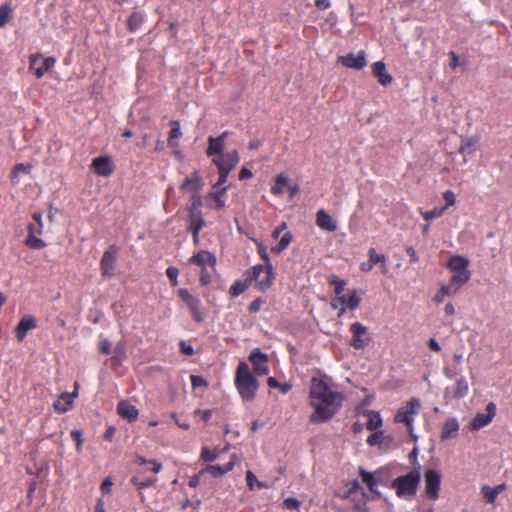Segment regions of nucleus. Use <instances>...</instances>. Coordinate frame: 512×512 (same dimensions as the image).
Returning <instances> with one entry per match:
<instances>
[{
	"label": "nucleus",
	"instance_id": "obj_38",
	"mask_svg": "<svg viewBox=\"0 0 512 512\" xmlns=\"http://www.w3.org/2000/svg\"><path fill=\"white\" fill-rule=\"evenodd\" d=\"M292 239H293L292 233L289 232V231L285 232L281 236V239L278 242V244L275 247L271 248V252L272 253H276V254L282 252L283 250H285L290 245V243L292 242Z\"/></svg>",
	"mask_w": 512,
	"mask_h": 512
},
{
	"label": "nucleus",
	"instance_id": "obj_21",
	"mask_svg": "<svg viewBox=\"0 0 512 512\" xmlns=\"http://www.w3.org/2000/svg\"><path fill=\"white\" fill-rule=\"evenodd\" d=\"M203 187V180L199 171H194L189 177H186L180 184L181 191L198 192Z\"/></svg>",
	"mask_w": 512,
	"mask_h": 512
},
{
	"label": "nucleus",
	"instance_id": "obj_15",
	"mask_svg": "<svg viewBox=\"0 0 512 512\" xmlns=\"http://www.w3.org/2000/svg\"><path fill=\"white\" fill-rule=\"evenodd\" d=\"M361 298L358 296L357 291L354 289L348 294L336 297L331 301V307L338 309L339 305L345 306L350 310H355L360 306Z\"/></svg>",
	"mask_w": 512,
	"mask_h": 512
},
{
	"label": "nucleus",
	"instance_id": "obj_1",
	"mask_svg": "<svg viewBox=\"0 0 512 512\" xmlns=\"http://www.w3.org/2000/svg\"><path fill=\"white\" fill-rule=\"evenodd\" d=\"M309 398L317 416H334L344 401L343 393L326 376L311 379Z\"/></svg>",
	"mask_w": 512,
	"mask_h": 512
},
{
	"label": "nucleus",
	"instance_id": "obj_37",
	"mask_svg": "<svg viewBox=\"0 0 512 512\" xmlns=\"http://www.w3.org/2000/svg\"><path fill=\"white\" fill-rule=\"evenodd\" d=\"M119 416H138L137 408L128 401H120L117 406Z\"/></svg>",
	"mask_w": 512,
	"mask_h": 512
},
{
	"label": "nucleus",
	"instance_id": "obj_60",
	"mask_svg": "<svg viewBox=\"0 0 512 512\" xmlns=\"http://www.w3.org/2000/svg\"><path fill=\"white\" fill-rule=\"evenodd\" d=\"M284 505L287 509H297L300 503L296 498L289 497L285 499Z\"/></svg>",
	"mask_w": 512,
	"mask_h": 512
},
{
	"label": "nucleus",
	"instance_id": "obj_54",
	"mask_svg": "<svg viewBox=\"0 0 512 512\" xmlns=\"http://www.w3.org/2000/svg\"><path fill=\"white\" fill-rule=\"evenodd\" d=\"M459 287H456L455 284H452L451 281H449V283L447 285H443L440 290L442 291V293L445 295V296H450V295H453L455 293H457L459 291Z\"/></svg>",
	"mask_w": 512,
	"mask_h": 512
},
{
	"label": "nucleus",
	"instance_id": "obj_52",
	"mask_svg": "<svg viewBox=\"0 0 512 512\" xmlns=\"http://www.w3.org/2000/svg\"><path fill=\"white\" fill-rule=\"evenodd\" d=\"M199 281L202 286H207L211 283V274L209 273L207 267L201 268Z\"/></svg>",
	"mask_w": 512,
	"mask_h": 512
},
{
	"label": "nucleus",
	"instance_id": "obj_6",
	"mask_svg": "<svg viewBox=\"0 0 512 512\" xmlns=\"http://www.w3.org/2000/svg\"><path fill=\"white\" fill-rule=\"evenodd\" d=\"M420 472L413 470L404 476H400L393 481V488L400 497L412 496L416 493L420 481Z\"/></svg>",
	"mask_w": 512,
	"mask_h": 512
},
{
	"label": "nucleus",
	"instance_id": "obj_31",
	"mask_svg": "<svg viewBox=\"0 0 512 512\" xmlns=\"http://www.w3.org/2000/svg\"><path fill=\"white\" fill-rule=\"evenodd\" d=\"M205 221L201 212H189L188 215V230L201 231L204 227Z\"/></svg>",
	"mask_w": 512,
	"mask_h": 512
},
{
	"label": "nucleus",
	"instance_id": "obj_46",
	"mask_svg": "<svg viewBox=\"0 0 512 512\" xmlns=\"http://www.w3.org/2000/svg\"><path fill=\"white\" fill-rule=\"evenodd\" d=\"M178 274H179V270H178V268H176L174 266H169L166 269V275L169 278L170 283L173 287L177 286V284H178Z\"/></svg>",
	"mask_w": 512,
	"mask_h": 512
},
{
	"label": "nucleus",
	"instance_id": "obj_2",
	"mask_svg": "<svg viewBox=\"0 0 512 512\" xmlns=\"http://www.w3.org/2000/svg\"><path fill=\"white\" fill-rule=\"evenodd\" d=\"M235 386L244 401H252L255 398L258 381L250 372L246 362H240L236 369Z\"/></svg>",
	"mask_w": 512,
	"mask_h": 512
},
{
	"label": "nucleus",
	"instance_id": "obj_43",
	"mask_svg": "<svg viewBox=\"0 0 512 512\" xmlns=\"http://www.w3.org/2000/svg\"><path fill=\"white\" fill-rule=\"evenodd\" d=\"M369 260L373 265H376L377 263L383 264V269H386L385 261L386 257L383 254H378L374 248H370L368 251Z\"/></svg>",
	"mask_w": 512,
	"mask_h": 512
},
{
	"label": "nucleus",
	"instance_id": "obj_12",
	"mask_svg": "<svg viewBox=\"0 0 512 512\" xmlns=\"http://www.w3.org/2000/svg\"><path fill=\"white\" fill-rule=\"evenodd\" d=\"M441 477L438 471L428 470L425 473V492L426 495L434 500L439 496Z\"/></svg>",
	"mask_w": 512,
	"mask_h": 512
},
{
	"label": "nucleus",
	"instance_id": "obj_8",
	"mask_svg": "<svg viewBox=\"0 0 512 512\" xmlns=\"http://www.w3.org/2000/svg\"><path fill=\"white\" fill-rule=\"evenodd\" d=\"M177 294L178 297L187 305L192 319L197 323H201L204 320V316L200 309V299L192 295L186 288H180L177 291Z\"/></svg>",
	"mask_w": 512,
	"mask_h": 512
},
{
	"label": "nucleus",
	"instance_id": "obj_61",
	"mask_svg": "<svg viewBox=\"0 0 512 512\" xmlns=\"http://www.w3.org/2000/svg\"><path fill=\"white\" fill-rule=\"evenodd\" d=\"M405 250H406V253L408 254V256L410 257L411 263H417L419 261V257L413 247L408 246V247H406Z\"/></svg>",
	"mask_w": 512,
	"mask_h": 512
},
{
	"label": "nucleus",
	"instance_id": "obj_18",
	"mask_svg": "<svg viewBox=\"0 0 512 512\" xmlns=\"http://www.w3.org/2000/svg\"><path fill=\"white\" fill-rule=\"evenodd\" d=\"M36 328V320L32 315H25L15 327V336L19 342L23 341L28 331Z\"/></svg>",
	"mask_w": 512,
	"mask_h": 512
},
{
	"label": "nucleus",
	"instance_id": "obj_50",
	"mask_svg": "<svg viewBox=\"0 0 512 512\" xmlns=\"http://www.w3.org/2000/svg\"><path fill=\"white\" fill-rule=\"evenodd\" d=\"M99 352L104 355L111 353V342L107 338L100 337Z\"/></svg>",
	"mask_w": 512,
	"mask_h": 512
},
{
	"label": "nucleus",
	"instance_id": "obj_27",
	"mask_svg": "<svg viewBox=\"0 0 512 512\" xmlns=\"http://www.w3.org/2000/svg\"><path fill=\"white\" fill-rule=\"evenodd\" d=\"M469 260L463 256L460 255H453L450 257L447 268L451 272H457V271H469Z\"/></svg>",
	"mask_w": 512,
	"mask_h": 512
},
{
	"label": "nucleus",
	"instance_id": "obj_20",
	"mask_svg": "<svg viewBox=\"0 0 512 512\" xmlns=\"http://www.w3.org/2000/svg\"><path fill=\"white\" fill-rule=\"evenodd\" d=\"M189 262L197 265L200 269L207 266L214 268L216 265V257L207 250H200L189 259Z\"/></svg>",
	"mask_w": 512,
	"mask_h": 512
},
{
	"label": "nucleus",
	"instance_id": "obj_23",
	"mask_svg": "<svg viewBox=\"0 0 512 512\" xmlns=\"http://www.w3.org/2000/svg\"><path fill=\"white\" fill-rule=\"evenodd\" d=\"M372 73L377 78L378 82L383 86H388L391 84L393 78L387 72L385 64L382 61H377L372 64Z\"/></svg>",
	"mask_w": 512,
	"mask_h": 512
},
{
	"label": "nucleus",
	"instance_id": "obj_64",
	"mask_svg": "<svg viewBox=\"0 0 512 512\" xmlns=\"http://www.w3.org/2000/svg\"><path fill=\"white\" fill-rule=\"evenodd\" d=\"M286 229H287L286 222H282L278 227H276L274 229V231L272 232V237L277 239L281 235V233L283 231H285Z\"/></svg>",
	"mask_w": 512,
	"mask_h": 512
},
{
	"label": "nucleus",
	"instance_id": "obj_32",
	"mask_svg": "<svg viewBox=\"0 0 512 512\" xmlns=\"http://www.w3.org/2000/svg\"><path fill=\"white\" fill-rule=\"evenodd\" d=\"M144 14L139 11H133L127 19V28L130 32H136L144 22Z\"/></svg>",
	"mask_w": 512,
	"mask_h": 512
},
{
	"label": "nucleus",
	"instance_id": "obj_22",
	"mask_svg": "<svg viewBox=\"0 0 512 512\" xmlns=\"http://www.w3.org/2000/svg\"><path fill=\"white\" fill-rule=\"evenodd\" d=\"M316 225L328 232L337 230V222L324 209H320L316 213Z\"/></svg>",
	"mask_w": 512,
	"mask_h": 512
},
{
	"label": "nucleus",
	"instance_id": "obj_7",
	"mask_svg": "<svg viewBox=\"0 0 512 512\" xmlns=\"http://www.w3.org/2000/svg\"><path fill=\"white\" fill-rule=\"evenodd\" d=\"M261 269V266H253L252 268L248 269L245 272L244 281L237 280L231 285L229 289L230 295L232 297L239 296L245 292L253 282H255V288L258 290V281L260 280L259 276L261 274Z\"/></svg>",
	"mask_w": 512,
	"mask_h": 512
},
{
	"label": "nucleus",
	"instance_id": "obj_9",
	"mask_svg": "<svg viewBox=\"0 0 512 512\" xmlns=\"http://www.w3.org/2000/svg\"><path fill=\"white\" fill-rule=\"evenodd\" d=\"M349 330L352 334L349 344L356 350L364 349L371 340L368 328L360 322H355Z\"/></svg>",
	"mask_w": 512,
	"mask_h": 512
},
{
	"label": "nucleus",
	"instance_id": "obj_25",
	"mask_svg": "<svg viewBox=\"0 0 512 512\" xmlns=\"http://www.w3.org/2000/svg\"><path fill=\"white\" fill-rule=\"evenodd\" d=\"M238 461V457L236 455H232L231 460L225 465H209L206 467L205 471L214 477H218L232 470Z\"/></svg>",
	"mask_w": 512,
	"mask_h": 512
},
{
	"label": "nucleus",
	"instance_id": "obj_49",
	"mask_svg": "<svg viewBox=\"0 0 512 512\" xmlns=\"http://www.w3.org/2000/svg\"><path fill=\"white\" fill-rule=\"evenodd\" d=\"M218 454L216 450H211L208 447H203L201 452V458L206 462H212L217 459Z\"/></svg>",
	"mask_w": 512,
	"mask_h": 512
},
{
	"label": "nucleus",
	"instance_id": "obj_36",
	"mask_svg": "<svg viewBox=\"0 0 512 512\" xmlns=\"http://www.w3.org/2000/svg\"><path fill=\"white\" fill-rule=\"evenodd\" d=\"M471 278V272L470 271H457L452 272V275L450 277V280L452 284H455L456 287L461 288L463 285H465Z\"/></svg>",
	"mask_w": 512,
	"mask_h": 512
},
{
	"label": "nucleus",
	"instance_id": "obj_53",
	"mask_svg": "<svg viewBox=\"0 0 512 512\" xmlns=\"http://www.w3.org/2000/svg\"><path fill=\"white\" fill-rule=\"evenodd\" d=\"M443 199L445 200V206L446 207V210L450 207V206H453L456 202V196L454 194L453 191L451 190H446L444 193H443Z\"/></svg>",
	"mask_w": 512,
	"mask_h": 512
},
{
	"label": "nucleus",
	"instance_id": "obj_47",
	"mask_svg": "<svg viewBox=\"0 0 512 512\" xmlns=\"http://www.w3.org/2000/svg\"><path fill=\"white\" fill-rule=\"evenodd\" d=\"M31 165H25L23 163L16 164L11 172L12 178H17L20 173H29L31 170Z\"/></svg>",
	"mask_w": 512,
	"mask_h": 512
},
{
	"label": "nucleus",
	"instance_id": "obj_26",
	"mask_svg": "<svg viewBox=\"0 0 512 512\" xmlns=\"http://www.w3.org/2000/svg\"><path fill=\"white\" fill-rule=\"evenodd\" d=\"M360 475L362 477L363 482L368 486V488L372 492L378 494L376 487H377V484L381 481V472L376 471L374 473H370L361 468Z\"/></svg>",
	"mask_w": 512,
	"mask_h": 512
},
{
	"label": "nucleus",
	"instance_id": "obj_34",
	"mask_svg": "<svg viewBox=\"0 0 512 512\" xmlns=\"http://www.w3.org/2000/svg\"><path fill=\"white\" fill-rule=\"evenodd\" d=\"M288 187V178L284 174H278L275 178V183L271 187V193L275 196H280L284 192V188Z\"/></svg>",
	"mask_w": 512,
	"mask_h": 512
},
{
	"label": "nucleus",
	"instance_id": "obj_24",
	"mask_svg": "<svg viewBox=\"0 0 512 512\" xmlns=\"http://www.w3.org/2000/svg\"><path fill=\"white\" fill-rule=\"evenodd\" d=\"M506 489L505 484H499L495 487H491L489 485H483L480 489V492L485 500V502L489 504H494L496 499L500 493H502Z\"/></svg>",
	"mask_w": 512,
	"mask_h": 512
},
{
	"label": "nucleus",
	"instance_id": "obj_3",
	"mask_svg": "<svg viewBox=\"0 0 512 512\" xmlns=\"http://www.w3.org/2000/svg\"><path fill=\"white\" fill-rule=\"evenodd\" d=\"M240 156L237 150L226 153L223 158H212V163L217 167L219 177L214 188L221 189L227 182L230 172L237 166Z\"/></svg>",
	"mask_w": 512,
	"mask_h": 512
},
{
	"label": "nucleus",
	"instance_id": "obj_57",
	"mask_svg": "<svg viewBox=\"0 0 512 512\" xmlns=\"http://www.w3.org/2000/svg\"><path fill=\"white\" fill-rule=\"evenodd\" d=\"M382 426V418H369L367 428L369 430H377Z\"/></svg>",
	"mask_w": 512,
	"mask_h": 512
},
{
	"label": "nucleus",
	"instance_id": "obj_41",
	"mask_svg": "<svg viewBox=\"0 0 512 512\" xmlns=\"http://www.w3.org/2000/svg\"><path fill=\"white\" fill-rule=\"evenodd\" d=\"M228 187L224 186L221 189L212 192L210 197L214 200V207L216 209H222L225 206V201L223 200V196L226 194Z\"/></svg>",
	"mask_w": 512,
	"mask_h": 512
},
{
	"label": "nucleus",
	"instance_id": "obj_58",
	"mask_svg": "<svg viewBox=\"0 0 512 512\" xmlns=\"http://www.w3.org/2000/svg\"><path fill=\"white\" fill-rule=\"evenodd\" d=\"M246 482L250 489H254V487L257 486L258 480L252 471H247Z\"/></svg>",
	"mask_w": 512,
	"mask_h": 512
},
{
	"label": "nucleus",
	"instance_id": "obj_11",
	"mask_svg": "<svg viewBox=\"0 0 512 512\" xmlns=\"http://www.w3.org/2000/svg\"><path fill=\"white\" fill-rule=\"evenodd\" d=\"M229 135L228 131H224L217 137L209 136L207 139L208 147L206 155L213 158H223L226 154L223 153L225 147V140Z\"/></svg>",
	"mask_w": 512,
	"mask_h": 512
},
{
	"label": "nucleus",
	"instance_id": "obj_55",
	"mask_svg": "<svg viewBox=\"0 0 512 512\" xmlns=\"http://www.w3.org/2000/svg\"><path fill=\"white\" fill-rule=\"evenodd\" d=\"M460 373V368L456 365H450L444 367V374L447 378L453 379Z\"/></svg>",
	"mask_w": 512,
	"mask_h": 512
},
{
	"label": "nucleus",
	"instance_id": "obj_4",
	"mask_svg": "<svg viewBox=\"0 0 512 512\" xmlns=\"http://www.w3.org/2000/svg\"><path fill=\"white\" fill-rule=\"evenodd\" d=\"M254 242L257 247V253L263 261V264H258L257 266H261V273H265V277L258 281V290L265 292L273 285L275 273L273 271V265L269 258L267 248L263 245V243L257 240H254Z\"/></svg>",
	"mask_w": 512,
	"mask_h": 512
},
{
	"label": "nucleus",
	"instance_id": "obj_10",
	"mask_svg": "<svg viewBox=\"0 0 512 512\" xmlns=\"http://www.w3.org/2000/svg\"><path fill=\"white\" fill-rule=\"evenodd\" d=\"M118 254V247L111 245L103 253L100 261V270L103 277L110 278L115 273V263Z\"/></svg>",
	"mask_w": 512,
	"mask_h": 512
},
{
	"label": "nucleus",
	"instance_id": "obj_39",
	"mask_svg": "<svg viewBox=\"0 0 512 512\" xmlns=\"http://www.w3.org/2000/svg\"><path fill=\"white\" fill-rule=\"evenodd\" d=\"M386 440L387 442L390 441V439H388V437L384 435L383 431H376L367 438V442L369 445L379 447H382Z\"/></svg>",
	"mask_w": 512,
	"mask_h": 512
},
{
	"label": "nucleus",
	"instance_id": "obj_56",
	"mask_svg": "<svg viewBox=\"0 0 512 512\" xmlns=\"http://www.w3.org/2000/svg\"><path fill=\"white\" fill-rule=\"evenodd\" d=\"M71 437L73 438V440L76 443L77 451H81L82 443H83L82 432L80 430H73V431H71Z\"/></svg>",
	"mask_w": 512,
	"mask_h": 512
},
{
	"label": "nucleus",
	"instance_id": "obj_40",
	"mask_svg": "<svg viewBox=\"0 0 512 512\" xmlns=\"http://www.w3.org/2000/svg\"><path fill=\"white\" fill-rule=\"evenodd\" d=\"M12 19V7L10 3H4L0 6V28Z\"/></svg>",
	"mask_w": 512,
	"mask_h": 512
},
{
	"label": "nucleus",
	"instance_id": "obj_16",
	"mask_svg": "<svg viewBox=\"0 0 512 512\" xmlns=\"http://www.w3.org/2000/svg\"><path fill=\"white\" fill-rule=\"evenodd\" d=\"M40 58H42V55L40 53L31 54L29 56V69L33 70L35 76L39 79L42 78L45 72L49 71L56 63L54 57H46L43 60L42 66L35 68V64Z\"/></svg>",
	"mask_w": 512,
	"mask_h": 512
},
{
	"label": "nucleus",
	"instance_id": "obj_59",
	"mask_svg": "<svg viewBox=\"0 0 512 512\" xmlns=\"http://www.w3.org/2000/svg\"><path fill=\"white\" fill-rule=\"evenodd\" d=\"M262 303H263V301L261 298H256L255 300H253L250 303V305L248 306L249 312H251V313L258 312L262 306Z\"/></svg>",
	"mask_w": 512,
	"mask_h": 512
},
{
	"label": "nucleus",
	"instance_id": "obj_29",
	"mask_svg": "<svg viewBox=\"0 0 512 512\" xmlns=\"http://www.w3.org/2000/svg\"><path fill=\"white\" fill-rule=\"evenodd\" d=\"M421 404L420 401L416 398H411L406 406L401 407L396 416L403 417V416H412L413 414H417L420 410Z\"/></svg>",
	"mask_w": 512,
	"mask_h": 512
},
{
	"label": "nucleus",
	"instance_id": "obj_63",
	"mask_svg": "<svg viewBox=\"0 0 512 512\" xmlns=\"http://www.w3.org/2000/svg\"><path fill=\"white\" fill-rule=\"evenodd\" d=\"M111 487H112V481H111V479H110V478H106V479L102 482L100 489H101V492H102L103 494H107V493H109V492H110Z\"/></svg>",
	"mask_w": 512,
	"mask_h": 512
},
{
	"label": "nucleus",
	"instance_id": "obj_13",
	"mask_svg": "<svg viewBox=\"0 0 512 512\" xmlns=\"http://www.w3.org/2000/svg\"><path fill=\"white\" fill-rule=\"evenodd\" d=\"M249 361L253 365V371L257 375H266L269 372L267 365L268 356L261 352L260 349L256 348L251 351L249 355Z\"/></svg>",
	"mask_w": 512,
	"mask_h": 512
},
{
	"label": "nucleus",
	"instance_id": "obj_30",
	"mask_svg": "<svg viewBox=\"0 0 512 512\" xmlns=\"http://www.w3.org/2000/svg\"><path fill=\"white\" fill-rule=\"evenodd\" d=\"M75 394L64 393L55 402L54 409L57 413H65L72 405Z\"/></svg>",
	"mask_w": 512,
	"mask_h": 512
},
{
	"label": "nucleus",
	"instance_id": "obj_35",
	"mask_svg": "<svg viewBox=\"0 0 512 512\" xmlns=\"http://www.w3.org/2000/svg\"><path fill=\"white\" fill-rule=\"evenodd\" d=\"M479 142V137L472 136L461 141L459 152L462 154H471L475 151V147Z\"/></svg>",
	"mask_w": 512,
	"mask_h": 512
},
{
	"label": "nucleus",
	"instance_id": "obj_14",
	"mask_svg": "<svg viewBox=\"0 0 512 512\" xmlns=\"http://www.w3.org/2000/svg\"><path fill=\"white\" fill-rule=\"evenodd\" d=\"M338 62L343 66L351 69L361 70L367 65L366 54L364 51H359L357 54L348 53L338 58Z\"/></svg>",
	"mask_w": 512,
	"mask_h": 512
},
{
	"label": "nucleus",
	"instance_id": "obj_33",
	"mask_svg": "<svg viewBox=\"0 0 512 512\" xmlns=\"http://www.w3.org/2000/svg\"><path fill=\"white\" fill-rule=\"evenodd\" d=\"M171 130L168 137V146L175 148L178 146V143L176 142L177 139H179L182 136V132L180 129V122L178 120H172L170 122Z\"/></svg>",
	"mask_w": 512,
	"mask_h": 512
},
{
	"label": "nucleus",
	"instance_id": "obj_45",
	"mask_svg": "<svg viewBox=\"0 0 512 512\" xmlns=\"http://www.w3.org/2000/svg\"><path fill=\"white\" fill-rule=\"evenodd\" d=\"M330 284L334 286V293L337 297L342 296L346 281L339 279L337 276H333L330 280Z\"/></svg>",
	"mask_w": 512,
	"mask_h": 512
},
{
	"label": "nucleus",
	"instance_id": "obj_19",
	"mask_svg": "<svg viewBox=\"0 0 512 512\" xmlns=\"http://www.w3.org/2000/svg\"><path fill=\"white\" fill-rule=\"evenodd\" d=\"M92 168L99 176L107 177L114 171V166L111 159L107 156L96 157L92 160Z\"/></svg>",
	"mask_w": 512,
	"mask_h": 512
},
{
	"label": "nucleus",
	"instance_id": "obj_28",
	"mask_svg": "<svg viewBox=\"0 0 512 512\" xmlns=\"http://www.w3.org/2000/svg\"><path fill=\"white\" fill-rule=\"evenodd\" d=\"M459 430V423L456 421L455 418L448 419L442 429L441 432V439L447 440L455 438L458 434Z\"/></svg>",
	"mask_w": 512,
	"mask_h": 512
},
{
	"label": "nucleus",
	"instance_id": "obj_5",
	"mask_svg": "<svg viewBox=\"0 0 512 512\" xmlns=\"http://www.w3.org/2000/svg\"><path fill=\"white\" fill-rule=\"evenodd\" d=\"M33 222L29 223L27 226L28 235L25 239V245L31 249H43L46 247V242L37 237V235H41L43 233V221L42 214L40 212H35L32 215Z\"/></svg>",
	"mask_w": 512,
	"mask_h": 512
},
{
	"label": "nucleus",
	"instance_id": "obj_51",
	"mask_svg": "<svg viewBox=\"0 0 512 512\" xmlns=\"http://www.w3.org/2000/svg\"><path fill=\"white\" fill-rule=\"evenodd\" d=\"M191 385L194 389L200 388V387H207L208 383L206 380L198 375H191L190 376Z\"/></svg>",
	"mask_w": 512,
	"mask_h": 512
},
{
	"label": "nucleus",
	"instance_id": "obj_62",
	"mask_svg": "<svg viewBox=\"0 0 512 512\" xmlns=\"http://www.w3.org/2000/svg\"><path fill=\"white\" fill-rule=\"evenodd\" d=\"M133 483L140 489L142 488H147V487H150L152 486L154 483H155V480L153 479H148V480H145V481H138L136 479L133 480Z\"/></svg>",
	"mask_w": 512,
	"mask_h": 512
},
{
	"label": "nucleus",
	"instance_id": "obj_17",
	"mask_svg": "<svg viewBox=\"0 0 512 512\" xmlns=\"http://www.w3.org/2000/svg\"><path fill=\"white\" fill-rule=\"evenodd\" d=\"M468 391V382L465 377L461 376L453 385L446 387L445 397L450 399H460L465 397L468 394Z\"/></svg>",
	"mask_w": 512,
	"mask_h": 512
},
{
	"label": "nucleus",
	"instance_id": "obj_42",
	"mask_svg": "<svg viewBox=\"0 0 512 512\" xmlns=\"http://www.w3.org/2000/svg\"><path fill=\"white\" fill-rule=\"evenodd\" d=\"M446 211V207L434 208L430 211H421V215L425 221L429 222L435 218H440Z\"/></svg>",
	"mask_w": 512,
	"mask_h": 512
},
{
	"label": "nucleus",
	"instance_id": "obj_48",
	"mask_svg": "<svg viewBox=\"0 0 512 512\" xmlns=\"http://www.w3.org/2000/svg\"><path fill=\"white\" fill-rule=\"evenodd\" d=\"M201 205H202V199H201L200 195H198L197 193H194L191 196V204L188 207V212H201L199 210Z\"/></svg>",
	"mask_w": 512,
	"mask_h": 512
},
{
	"label": "nucleus",
	"instance_id": "obj_44",
	"mask_svg": "<svg viewBox=\"0 0 512 512\" xmlns=\"http://www.w3.org/2000/svg\"><path fill=\"white\" fill-rule=\"evenodd\" d=\"M492 418H473L469 423V430L475 431L487 426Z\"/></svg>",
	"mask_w": 512,
	"mask_h": 512
}]
</instances>
